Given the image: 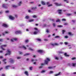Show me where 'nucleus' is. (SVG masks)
Segmentation results:
<instances>
[{
	"instance_id": "f704fd0d",
	"label": "nucleus",
	"mask_w": 76,
	"mask_h": 76,
	"mask_svg": "<svg viewBox=\"0 0 76 76\" xmlns=\"http://www.w3.org/2000/svg\"><path fill=\"white\" fill-rule=\"evenodd\" d=\"M46 32H47V33H49V32H50L49 31V30L47 29Z\"/></svg>"
},
{
	"instance_id": "473e14b6",
	"label": "nucleus",
	"mask_w": 76,
	"mask_h": 76,
	"mask_svg": "<svg viewBox=\"0 0 76 76\" xmlns=\"http://www.w3.org/2000/svg\"><path fill=\"white\" fill-rule=\"evenodd\" d=\"M62 21H66V19H62Z\"/></svg>"
},
{
	"instance_id": "6e6d98bb",
	"label": "nucleus",
	"mask_w": 76,
	"mask_h": 76,
	"mask_svg": "<svg viewBox=\"0 0 76 76\" xmlns=\"http://www.w3.org/2000/svg\"><path fill=\"white\" fill-rule=\"evenodd\" d=\"M67 16H70L71 15V14H67Z\"/></svg>"
},
{
	"instance_id": "7c9ffc66",
	"label": "nucleus",
	"mask_w": 76,
	"mask_h": 76,
	"mask_svg": "<svg viewBox=\"0 0 76 76\" xmlns=\"http://www.w3.org/2000/svg\"><path fill=\"white\" fill-rule=\"evenodd\" d=\"M37 40L38 41H41V39H37Z\"/></svg>"
},
{
	"instance_id": "680f3d73",
	"label": "nucleus",
	"mask_w": 76,
	"mask_h": 76,
	"mask_svg": "<svg viewBox=\"0 0 76 76\" xmlns=\"http://www.w3.org/2000/svg\"><path fill=\"white\" fill-rule=\"evenodd\" d=\"M55 38H59V36H56V37H55Z\"/></svg>"
},
{
	"instance_id": "3c124183",
	"label": "nucleus",
	"mask_w": 76,
	"mask_h": 76,
	"mask_svg": "<svg viewBox=\"0 0 76 76\" xmlns=\"http://www.w3.org/2000/svg\"><path fill=\"white\" fill-rule=\"evenodd\" d=\"M50 20L53 21V22H54V19H50Z\"/></svg>"
},
{
	"instance_id": "f8f14e48",
	"label": "nucleus",
	"mask_w": 76,
	"mask_h": 76,
	"mask_svg": "<svg viewBox=\"0 0 76 76\" xmlns=\"http://www.w3.org/2000/svg\"><path fill=\"white\" fill-rule=\"evenodd\" d=\"M11 67V66H6L5 67V69H8L9 68V67Z\"/></svg>"
},
{
	"instance_id": "49530a36",
	"label": "nucleus",
	"mask_w": 76,
	"mask_h": 76,
	"mask_svg": "<svg viewBox=\"0 0 76 76\" xmlns=\"http://www.w3.org/2000/svg\"><path fill=\"white\" fill-rule=\"evenodd\" d=\"M9 11H5V13H9Z\"/></svg>"
},
{
	"instance_id": "bb28decb",
	"label": "nucleus",
	"mask_w": 76,
	"mask_h": 76,
	"mask_svg": "<svg viewBox=\"0 0 76 76\" xmlns=\"http://www.w3.org/2000/svg\"><path fill=\"white\" fill-rule=\"evenodd\" d=\"M28 50H30L31 51H34V49H31V48H29Z\"/></svg>"
},
{
	"instance_id": "bf43d9fd",
	"label": "nucleus",
	"mask_w": 76,
	"mask_h": 76,
	"mask_svg": "<svg viewBox=\"0 0 76 76\" xmlns=\"http://www.w3.org/2000/svg\"><path fill=\"white\" fill-rule=\"evenodd\" d=\"M42 66H40L39 67V69H42Z\"/></svg>"
},
{
	"instance_id": "e2e57ef3",
	"label": "nucleus",
	"mask_w": 76,
	"mask_h": 76,
	"mask_svg": "<svg viewBox=\"0 0 76 76\" xmlns=\"http://www.w3.org/2000/svg\"><path fill=\"white\" fill-rule=\"evenodd\" d=\"M72 60H75V59H76V58L74 57L72 58Z\"/></svg>"
},
{
	"instance_id": "a18cd8bd",
	"label": "nucleus",
	"mask_w": 76,
	"mask_h": 76,
	"mask_svg": "<svg viewBox=\"0 0 76 76\" xmlns=\"http://www.w3.org/2000/svg\"><path fill=\"white\" fill-rule=\"evenodd\" d=\"M64 43L65 45H67L68 44V43L66 42H65Z\"/></svg>"
},
{
	"instance_id": "58836bf2",
	"label": "nucleus",
	"mask_w": 76,
	"mask_h": 76,
	"mask_svg": "<svg viewBox=\"0 0 76 76\" xmlns=\"http://www.w3.org/2000/svg\"><path fill=\"white\" fill-rule=\"evenodd\" d=\"M54 45H58V44L55 43L54 44Z\"/></svg>"
},
{
	"instance_id": "ddd939ff",
	"label": "nucleus",
	"mask_w": 76,
	"mask_h": 76,
	"mask_svg": "<svg viewBox=\"0 0 76 76\" xmlns=\"http://www.w3.org/2000/svg\"><path fill=\"white\" fill-rule=\"evenodd\" d=\"M14 40L17 41V39L14 38V39H11V41H12V42H14Z\"/></svg>"
},
{
	"instance_id": "5701e85b",
	"label": "nucleus",
	"mask_w": 76,
	"mask_h": 76,
	"mask_svg": "<svg viewBox=\"0 0 76 76\" xmlns=\"http://www.w3.org/2000/svg\"><path fill=\"white\" fill-rule=\"evenodd\" d=\"M25 18L26 19H29V16H28V15L26 16Z\"/></svg>"
},
{
	"instance_id": "8fccbe9b",
	"label": "nucleus",
	"mask_w": 76,
	"mask_h": 76,
	"mask_svg": "<svg viewBox=\"0 0 76 76\" xmlns=\"http://www.w3.org/2000/svg\"><path fill=\"white\" fill-rule=\"evenodd\" d=\"M47 5H49V4H50V2H47Z\"/></svg>"
},
{
	"instance_id": "4c0bfd02",
	"label": "nucleus",
	"mask_w": 76,
	"mask_h": 76,
	"mask_svg": "<svg viewBox=\"0 0 76 76\" xmlns=\"http://www.w3.org/2000/svg\"><path fill=\"white\" fill-rule=\"evenodd\" d=\"M45 72V70H42L41 71V73H44Z\"/></svg>"
},
{
	"instance_id": "0e129e2a",
	"label": "nucleus",
	"mask_w": 76,
	"mask_h": 76,
	"mask_svg": "<svg viewBox=\"0 0 76 76\" xmlns=\"http://www.w3.org/2000/svg\"><path fill=\"white\" fill-rule=\"evenodd\" d=\"M31 61H32V62L34 61V60L33 58H32Z\"/></svg>"
},
{
	"instance_id": "0eeeda50",
	"label": "nucleus",
	"mask_w": 76,
	"mask_h": 76,
	"mask_svg": "<svg viewBox=\"0 0 76 76\" xmlns=\"http://www.w3.org/2000/svg\"><path fill=\"white\" fill-rule=\"evenodd\" d=\"M9 18L10 19H11V20H14L15 19V17H12V16H10Z\"/></svg>"
},
{
	"instance_id": "b1692460",
	"label": "nucleus",
	"mask_w": 76,
	"mask_h": 76,
	"mask_svg": "<svg viewBox=\"0 0 76 76\" xmlns=\"http://www.w3.org/2000/svg\"><path fill=\"white\" fill-rule=\"evenodd\" d=\"M32 9H37V7H33L31 8Z\"/></svg>"
},
{
	"instance_id": "1a4fd4ad",
	"label": "nucleus",
	"mask_w": 76,
	"mask_h": 76,
	"mask_svg": "<svg viewBox=\"0 0 76 76\" xmlns=\"http://www.w3.org/2000/svg\"><path fill=\"white\" fill-rule=\"evenodd\" d=\"M58 11L59 14L61 15V14L62 13L61 12H62V10H58Z\"/></svg>"
},
{
	"instance_id": "72a5a7b5",
	"label": "nucleus",
	"mask_w": 76,
	"mask_h": 76,
	"mask_svg": "<svg viewBox=\"0 0 76 76\" xmlns=\"http://www.w3.org/2000/svg\"><path fill=\"white\" fill-rule=\"evenodd\" d=\"M34 19H31V20H30L29 21V22H33V21H34Z\"/></svg>"
},
{
	"instance_id": "ea45409f",
	"label": "nucleus",
	"mask_w": 76,
	"mask_h": 76,
	"mask_svg": "<svg viewBox=\"0 0 76 76\" xmlns=\"http://www.w3.org/2000/svg\"><path fill=\"white\" fill-rule=\"evenodd\" d=\"M33 18H37V16L34 15L33 16Z\"/></svg>"
},
{
	"instance_id": "f257e3e1",
	"label": "nucleus",
	"mask_w": 76,
	"mask_h": 76,
	"mask_svg": "<svg viewBox=\"0 0 76 76\" xmlns=\"http://www.w3.org/2000/svg\"><path fill=\"white\" fill-rule=\"evenodd\" d=\"M48 61H50V59L48 58H46V60L45 61V64H48Z\"/></svg>"
},
{
	"instance_id": "a19ab883",
	"label": "nucleus",
	"mask_w": 76,
	"mask_h": 76,
	"mask_svg": "<svg viewBox=\"0 0 76 76\" xmlns=\"http://www.w3.org/2000/svg\"><path fill=\"white\" fill-rule=\"evenodd\" d=\"M50 45H52L53 46H54V44H52L51 43H50Z\"/></svg>"
},
{
	"instance_id": "79ce46f5",
	"label": "nucleus",
	"mask_w": 76,
	"mask_h": 76,
	"mask_svg": "<svg viewBox=\"0 0 76 76\" xmlns=\"http://www.w3.org/2000/svg\"><path fill=\"white\" fill-rule=\"evenodd\" d=\"M17 59H20L21 58V57H17Z\"/></svg>"
},
{
	"instance_id": "864d4df0",
	"label": "nucleus",
	"mask_w": 76,
	"mask_h": 76,
	"mask_svg": "<svg viewBox=\"0 0 76 76\" xmlns=\"http://www.w3.org/2000/svg\"><path fill=\"white\" fill-rule=\"evenodd\" d=\"M34 29H35V30H36V31H38V28H34Z\"/></svg>"
},
{
	"instance_id": "9b49d317",
	"label": "nucleus",
	"mask_w": 76,
	"mask_h": 76,
	"mask_svg": "<svg viewBox=\"0 0 76 76\" xmlns=\"http://www.w3.org/2000/svg\"><path fill=\"white\" fill-rule=\"evenodd\" d=\"M2 7H4V8H5V9H7V7L6 5L4 4H2Z\"/></svg>"
},
{
	"instance_id": "6e6552de",
	"label": "nucleus",
	"mask_w": 76,
	"mask_h": 76,
	"mask_svg": "<svg viewBox=\"0 0 76 76\" xmlns=\"http://www.w3.org/2000/svg\"><path fill=\"white\" fill-rule=\"evenodd\" d=\"M10 63H15V61L13 60L12 59H10Z\"/></svg>"
},
{
	"instance_id": "4468645a",
	"label": "nucleus",
	"mask_w": 76,
	"mask_h": 76,
	"mask_svg": "<svg viewBox=\"0 0 76 76\" xmlns=\"http://www.w3.org/2000/svg\"><path fill=\"white\" fill-rule=\"evenodd\" d=\"M21 4H22V1H20L19 3L18 4V6H21Z\"/></svg>"
},
{
	"instance_id": "20e7f679",
	"label": "nucleus",
	"mask_w": 76,
	"mask_h": 76,
	"mask_svg": "<svg viewBox=\"0 0 76 76\" xmlns=\"http://www.w3.org/2000/svg\"><path fill=\"white\" fill-rule=\"evenodd\" d=\"M54 4L57 6H62L61 4V3L58 4V3L57 2H56L54 3Z\"/></svg>"
},
{
	"instance_id": "cd10ccee",
	"label": "nucleus",
	"mask_w": 76,
	"mask_h": 76,
	"mask_svg": "<svg viewBox=\"0 0 76 76\" xmlns=\"http://www.w3.org/2000/svg\"><path fill=\"white\" fill-rule=\"evenodd\" d=\"M38 34V32L37 31H34V35H36V34Z\"/></svg>"
},
{
	"instance_id": "7ed1b4c3",
	"label": "nucleus",
	"mask_w": 76,
	"mask_h": 76,
	"mask_svg": "<svg viewBox=\"0 0 76 76\" xmlns=\"http://www.w3.org/2000/svg\"><path fill=\"white\" fill-rule=\"evenodd\" d=\"M7 47V45H2L1 46V49H2V50H6V49L4 48V47Z\"/></svg>"
},
{
	"instance_id": "603ef678",
	"label": "nucleus",
	"mask_w": 76,
	"mask_h": 76,
	"mask_svg": "<svg viewBox=\"0 0 76 76\" xmlns=\"http://www.w3.org/2000/svg\"><path fill=\"white\" fill-rule=\"evenodd\" d=\"M68 25V23H65L64 24V25Z\"/></svg>"
},
{
	"instance_id": "f3484780",
	"label": "nucleus",
	"mask_w": 76,
	"mask_h": 76,
	"mask_svg": "<svg viewBox=\"0 0 76 76\" xmlns=\"http://www.w3.org/2000/svg\"><path fill=\"white\" fill-rule=\"evenodd\" d=\"M64 55L65 56V57H69V55H67V53H65Z\"/></svg>"
},
{
	"instance_id": "4be33fe9",
	"label": "nucleus",
	"mask_w": 76,
	"mask_h": 76,
	"mask_svg": "<svg viewBox=\"0 0 76 76\" xmlns=\"http://www.w3.org/2000/svg\"><path fill=\"white\" fill-rule=\"evenodd\" d=\"M28 42H29V40L28 39H26L25 40V42H26V43H28Z\"/></svg>"
},
{
	"instance_id": "c85d7f7f",
	"label": "nucleus",
	"mask_w": 76,
	"mask_h": 76,
	"mask_svg": "<svg viewBox=\"0 0 76 76\" xmlns=\"http://www.w3.org/2000/svg\"><path fill=\"white\" fill-rule=\"evenodd\" d=\"M33 67L32 66L30 67H29V69L30 70H32V69Z\"/></svg>"
},
{
	"instance_id": "774afa93",
	"label": "nucleus",
	"mask_w": 76,
	"mask_h": 76,
	"mask_svg": "<svg viewBox=\"0 0 76 76\" xmlns=\"http://www.w3.org/2000/svg\"><path fill=\"white\" fill-rule=\"evenodd\" d=\"M3 68H0V70H3Z\"/></svg>"
},
{
	"instance_id": "6ab92c4d",
	"label": "nucleus",
	"mask_w": 76,
	"mask_h": 76,
	"mask_svg": "<svg viewBox=\"0 0 76 76\" xmlns=\"http://www.w3.org/2000/svg\"><path fill=\"white\" fill-rule=\"evenodd\" d=\"M41 3L42 5H45V3L44 1H42Z\"/></svg>"
},
{
	"instance_id": "09e8293b",
	"label": "nucleus",
	"mask_w": 76,
	"mask_h": 76,
	"mask_svg": "<svg viewBox=\"0 0 76 76\" xmlns=\"http://www.w3.org/2000/svg\"><path fill=\"white\" fill-rule=\"evenodd\" d=\"M72 66H73L74 67L75 66V64H74V63H72Z\"/></svg>"
},
{
	"instance_id": "de8ad7c7",
	"label": "nucleus",
	"mask_w": 76,
	"mask_h": 76,
	"mask_svg": "<svg viewBox=\"0 0 76 76\" xmlns=\"http://www.w3.org/2000/svg\"><path fill=\"white\" fill-rule=\"evenodd\" d=\"M44 64H45V63L44 64H41V66H44Z\"/></svg>"
},
{
	"instance_id": "412c9836",
	"label": "nucleus",
	"mask_w": 76,
	"mask_h": 76,
	"mask_svg": "<svg viewBox=\"0 0 76 76\" xmlns=\"http://www.w3.org/2000/svg\"><path fill=\"white\" fill-rule=\"evenodd\" d=\"M6 60V59H4L3 60V61L4 62V64H6V62H5V61Z\"/></svg>"
},
{
	"instance_id": "c9c22d12",
	"label": "nucleus",
	"mask_w": 76,
	"mask_h": 76,
	"mask_svg": "<svg viewBox=\"0 0 76 76\" xmlns=\"http://www.w3.org/2000/svg\"><path fill=\"white\" fill-rule=\"evenodd\" d=\"M53 26L54 27H56V24H55V23H53Z\"/></svg>"
},
{
	"instance_id": "f03ea898",
	"label": "nucleus",
	"mask_w": 76,
	"mask_h": 76,
	"mask_svg": "<svg viewBox=\"0 0 76 76\" xmlns=\"http://www.w3.org/2000/svg\"><path fill=\"white\" fill-rule=\"evenodd\" d=\"M8 53H6L5 56H7V55H9V56H10L11 54V51L10 50V49H8L7 50Z\"/></svg>"
},
{
	"instance_id": "13d9d810",
	"label": "nucleus",
	"mask_w": 76,
	"mask_h": 76,
	"mask_svg": "<svg viewBox=\"0 0 76 76\" xmlns=\"http://www.w3.org/2000/svg\"><path fill=\"white\" fill-rule=\"evenodd\" d=\"M20 54H22V52H19Z\"/></svg>"
},
{
	"instance_id": "4d7b16f0",
	"label": "nucleus",
	"mask_w": 76,
	"mask_h": 76,
	"mask_svg": "<svg viewBox=\"0 0 76 76\" xmlns=\"http://www.w3.org/2000/svg\"><path fill=\"white\" fill-rule=\"evenodd\" d=\"M55 59H56V60H58V58L57 57H56L55 58Z\"/></svg>"
},
{
	"instance_id": "052dcab7",
	"label": "nucleus",
	"mask_w": 76,
	"mask_h": 76,
	"mask_svg": "<svg viewBox=\"0 0 76 76\" xmlns=\"http://www.w3.org/2000/svg\"><path fill=\"white\" fill-rule=\"evenodd\" d=\"M58 26V27H60V28H61L62 26H63L60 25V26Z\"/></svg>"
},
{
	"instance_id": "37998d69",
	"label": "nucleus",
	"mask_w": 76,
	"mask_h": 76,
	"mask_svg": "<svg viewBox=\"0 0 76 76\" xmlns=\"http://www.w3.org/2000/svg\"><path fill=\"white\" fill-rule=\"evenodd\" d=\"M53 5L52 4H50L48 5V7H50V6H52Z\"/></svg>"
},
{
	"instance_id": "69168bd1",
	"label": "nucleus",
	"mask_w": 76,
	"mask_h": 76,
	"mask_svg": "<svg viewBox=\"0 0 76 76\" xmlns=\"http://www.w3.org/2000/svg\"><path fill=\"white\" fill-rule=\"evenodd\" d=\"M72 21L74 23H75V20H72Z\"/></svg>"
},
{
	"instance_id": "a878e982",
	"label": "nucleus",
	"mask_w": 76,
	"mask_h": 76,
	"mask_svg": "<svg viewBox=\"0 0 76 76\" xmlns=\"http://www.w3.org/2000/svg\"><path fill=\"white\" fill-rule=\"evenodd\" d=\"M61 73V72H59L58 74H57L55 75V76H58V75H60V74Z\"/></svg>"
},
{
	"instance_id": "9d476101",
	"label": "nucleus",
	"mask_w": 76,
	"mask_h": 76,
	"mask_svg": "<svg viewBox=\"0 0 76 76\" xmlns=\"http://www.w3.org/2000/svg\"><path fill=\"white\" fill-rule=\"evenodd\" d=\"M37 52L40 53H43V50H37Z\"/></svg>"
},
{
	"instance_id": "a211bd4d",
	"label": "nucleus",
	"mask_w": 76,
	"mask_h": 76,
	"mask_svg": "<svg viewBox=\"0 0 76 76\" xmlns=\"http://www.w3.org/2000/svg\"><path fill=\"white\" fill-rule=\"evenodd\" d=\"M68 34L69 35H71V36H73V35L74 34L72 33L69 32H68Z\"/></svg>"
},
{
	"instance_id": "423d86ee",
	"label": "nucleus",
	"mask_w": 76,
	"mask_h": 76,
	"mask_svg": "<svg viewBox=\"0 0 76 76\" xmlns=\"http://www.w3.org/2000/svg\"><path fill=\"white\" fill-rule=\"evenodd\" d=\"M2 26L5 28H7L8 27V25L5 24H3Z\"/></svg>"
},
{
	"instance_id": "2f4dec72",
	"label": "nucleus",
	"mask_w": 76,
	"mask_h": 76,
	"mask_svg": "<svg viewBox=\"0 0 76 76\" xmlns=\"http://www.w3.org/2000/svg\"><path fill=\"white\" fill-rule=\"evenodd\" d=\"M22 47H23V48H24V49H25V50H26V47H25L24 46H23Z\"/></svg>"
},
{
	"instance_id": "aec40b11",
	"label": "nucleus",
	"mask_w": 76,
	"mask_h": 76,
	"mask_svg": "<svg viewBox=\"0 0 76 76\" xmlns=\"http://www.w3.org/2000/svg\"><path fill=\"white\" fill-rule=\"evenodd\" d=\"M56 22H61L60 20V19H58L57 20H56Z\"/></svg>"
},
{
	"instance_id": "c03bdc74",
	"label": "nucleus",
	"mask_w": 76,
	"mask_h": 76,
	"mask_svg": "<svg viewBox=\"0 0 76 76\" xmlns=\"http://www.w3.org/2000/svg\"><path fill=\"white\" fill-rule=\"evenodd\" d=\"M44 40L45 41H48V39H44Z\"/></svg>"
},
{
	"instance_id": "2eb2a0df",
	"label": "nucleus",
	"mask_w": 76,
	"mask_h": 76,
	"mask_svg": "<svg viewBox=\"0 0 76 76\" xmlns=\"http://www.w3.org/2000/svg\"><path fill=\"white\" fill-rule=\"evenodd\" d=\"M30 54V53H26L25 54H24V56H29Z\"/></svg>"
},
{
	"instance_id": "338daca9",
	"label": "nucleus",
	"mask_w": 76,
	"mask_h": 76,
	"mask_svg": "<svg viewBox=\"0 0 76 76\" xmlns=\"http://www.w3.org/2000/svg\"><path fill=\"white\" fill-rule=\"evenodd\" d=\"M65 38H68V37L67 36H65Z\"/></svg>"
},
{
	"instance_id": "e433bc0d",
	"label": "nucleus",
	"mask_w": 76,
	"mask_h": 76,
	"mask_svg": "<svg viewBox=\"0 0 76 76\" xmlns=\"http://www.w3.org/2000/svg\"><path fill=\"white\" fill-rule=\"evenodd\" d=\"M53 73V71H50V74H51Z\"/></svg>"
},
{
	"instance_id": "c756f323",
	"label": "nucleus",
	"mask_w": 76,
	"mask_h": 76,
	"mask_svg": "<svg viewBox=\"0 0 76 76\" xmlns=\"http://www.w3.org/2000/svg\"><path fill=\"white\" fill-rule=\"evenodd\" d=\"M62 32L63 34H64V32H66V31H65V30H63L62 31Z\"/></svg>"
},
{
	"instance_id": "393cba45",
	"label": "nucleus",
	"mask_w": 76,
	"mask_h": 76,
	"mask_svg": "<svg viewBox=\"0 0 76 76\" xmlns=\"http://www.w3.org/2000/svg\"><path fill=\"white\" fill-rule=\"evenodd\" d=\"M18 6H16L15 5L12 6V7H14L15 8H16V7H18Z\"/></svg>"
},
{
	"instance_id": "5fc2aeb1",
	"label": "nucleus",
	"mask_w": 76,
	"mask_h": 76,
	"mask_svg": "<svg viewBox=\"0 0 76 76\" xmlns=\"http://www.w3.org/2000/svg\"><path fill=\"white\" fill-rule=\"evenodd\" d=\"M5 33L6 34H9V32L7 31H5Z\"/></svg>"
},
{
	"instance_id": "dca6fc26",
	"label": "nucleus",
	"mask_w": 76,
	"mask_h": 76,
	"mask_svg": "<svg viewBox=\"0 0 76 76\" xmlns=\"http://www.w3.org/2000/svg\"><path fill=\"white\" fill-rule=\"evenodd\" d=\"M25 74L26 75V76H29V75L28 74V72L27 71H25Z\"/></svg>"
},
{
	"instance_id": "39448f33",
	"label": "nucleus",
	"mask_w": 76,
	"mask_h": 76,
	"mask_svg": "<svg viewBox=\"0 0 76 76\" xmlns=\"http://www.w3.org/2000/svg\"><path fill=\"white\" fill-rule=\"evenodd\" d=\"M15 34H22V32L20 30L17 31H16L15 32Z\"/></svg>"
}]
</instances>
